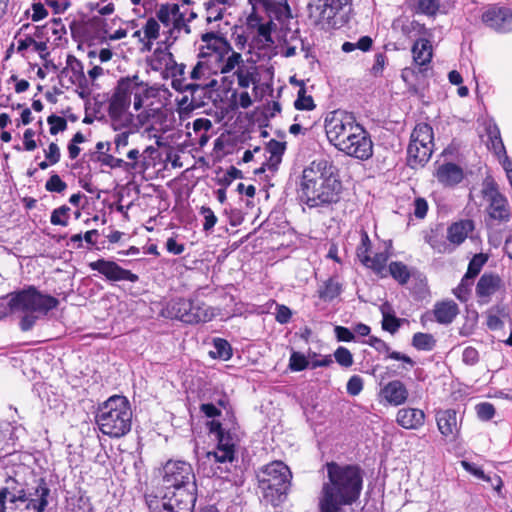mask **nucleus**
Segmentation results:
<instances>
[{"instance_id": "f257e3e1", "label": "nucleus", "mask_w": 512, "mask_h": 512, "mask_svg": "<svg viewBox=\"0 0 512 512\" xmlns=\"http://www.w3.org/2000/svg\"><path fill=\"white\" fill-rule=\"evenodd\" d=\"M327 481L318 497L319 512H345L344 507L355 503L360 496L363 477L358 467L326 464Z\"/></svg>"}, {"instance_id": "f03ea898", "label": "nucleus", "mask_w": 512, "mask_h": 512, "mask_svg": "<svg viewBox=\"0 0 512 512\" xmlns=\"http://www.w3.org/2000/svg\"><path fill=\"white\" fill-rule=\"evenodd\" d=\"M201 41L204 49L208 50L216 74L224 75L225 80L230 79V84L236 79L239 87L244 89L258 82L257 67L253 64L247 65L242 54L220 33H203Z\"/></svg>"}, {"instance_id": "7ed1b4c3", "label": "nucleus", "mask_w": 512, "mask_h": 512, "mask_svg": "<svg viewBox=\"0 0 512 512\" xmlns=\"http://www.w3.org/2000/svg\"><path fill=\"white\" fill-rule=\"evenodd\" d=\"M341 189L336 168L326 159L312 161L302 172L301 199L309 207L337 202Z\"/></svg>"}, {"instance_id": "20e7f679", "label": "nucleus", "mask_w": 512, "mask_h": 512, "mask_svg": "<svg viewBox=\"0 0 512 512\" xmlns=\"http://www.w3.org/2000/svg\"><path fill=\"white\" fill-rule=\"evenodd\" d=\"M50 489L43 479L28 488L25 483L6 475L0 488V512H44L48 505Z\"/></svg>"}, {"instance_id": "39448f33", "label": "nucleus", "mask_w": 512, "mask_h": 512, "mask_svg": "<svg viewBox=\"0 0 512 512\" xmlns=\"http://www.w3.org/2000/svg\"><path fill=\"white\" fill-rule=\"evenodd\" d=\"M9 305L12 312L22 314L20 328L29 331L36 321L56 308L58 300L44 294L34 286H28L9 295Z\"/></svg>"}, {"instance_id": "423d86ee", "label": "nucleus", "mask_w": 512, "mask_h": 512, "mask_svg": "<svg viewBox=\"0 0 512 512\" xmlns=\"http://www.w3.org/2000/svg\"><path fill=\"white\" fill-rule=\"evenodd\" d=\"M96 423L99 430L111 438L125 436L132 426V410L128 399L120 395L109 397L99 406Z\"/></svg>"}, {"instance_id": "0eeeda50", "label": "nucleus", "mask_w": 512, "mask_h": 512, "mask_svg": "<svg viewBox=\"0 0 512 512\" xmlns=\"http://www.w3.org/2000/svg\"><path fill=\"white\" fill-rule=\"evenodd\" d=\"M270 21L260 24L257 28V35L252 40V47L258 49L271 48L274 41L271 37V32L279 25L282 31V38L284 42L293 40L298 33V23L294 20L290 7L287 3H265Z\"/></svg>"}, {"instance_id": "6e6552de", "label": "nucleus", "mask_w": 512, "mask_h": 512, "mask_svg": "<svg viewBox=\"0 0 512 512\" xmlns=\"http://www.w3.org/2000/svg\"><path fill=\"white\" fill-rule=\"evenodd\" d=\"M257 477L259 488L268 502L277 506L284 501L292 478L286 464L282 461H273L264 466Z\"/></svg>"}, {"instance_id": "1a4fd4ad", "label": "nucleus", "mask_w": 512, "mask_h": 512, "mask_svg": "<svg viewBox=\"0 0 512 512\" xmlns=\"http://www.w3.org/2000/svg\"><path fill=\"white\" fill-rule=\"evenodd\" d=\"M163 314L187 324H197L212 320L215 310L199 300L178 298L166 305Z\"/></svg>"}, {"instance_id": "9d476101", "label": "nucleus", "mask_w": 512, "mask_h": 512, "mask_svg": "<svg viewBox=\"0 0 512 512\" xmlns=\"http://www.w3.org/2000/svg\"><path fill=\"white\" fill-rule=\"evenodd\" d=\"M155 15L163 26L164 44L172 46L182 35L191 32L186 13L176 3L161 4Z\"/></svg>"}, {"instance_id": "9b49d317", "label": "nucleus", "mask_w": 512, "mask_h": 512, "mask_svg": "<svg viewBox=\"0 0 512 512\" xmlns=\"http://www.w3.org/2000/svg\"><path fill=\"white\" fill-rule=\"evenodd\" d=\"M195 501V490L189 488L166 490L162 497L150 495L146 498L151 512H193Z\"/></svg>"}, {"instance_id": "f8f14e48", "label": "nucleus", "mask_w": 512, "mask_h": 512, "mask_svg": "<svg viewBox=\"0 0 512 512\" xmlns=\"http://www.w3.org/2000/svg\"><path fill=\"white\" fill-rule=\"evenodd\" d=\"M433 130L426 123H419L411 133L407 148V163L413 168L423 167L433 153Z\"/></svg>"}, {"instance_id": "ddd939ff", "label": "nucleus", "mask_w": 512, "mask_h": 512, "mask_svg": "<svg viewBox=\"0 0 512 512\" xmlns=\"http://www.w3.org/2000/svg\"><path fill=\"white\" fill-rule=\"evenodd\" d=\"M361 128L362 126L356 122L354 116L345 111H332L325 119L327 138L338 150Z\"/></svg>"}, {"instance_id": "4468645a", "label": "nucleus", "mask_w": 512, "mask_h": 512, "mask_svg": "<svg viewBox=\"0 0 512 512\" xmlns=\"http://www.w3.org/2000/svg\"><path fill=\"white\" fill-rule=\"evenodd\" d=\"M210 432L217 439L216 449L209 451L206 457L210 463L226 464L232 463L235 459V449L238 443V437L234 432L222 428L221 423L211 421Z\"/></svg>"}, {"instance_id": "2eb2a0df", "label": "nucleus", "mask_w": 512, "mask_h": 512, "mask_svg": "<svg viewBox=\"0 0 512 512\" xmlns=\"http://www.w3.org/2000/svg\"><path fill=\"white\" fill-rule=\"evenodd\" d=\"M163 487L165 490H179V488L196 490L195 475L191 465L184 461H168L163 467Z\"/></svg>"}, {"instance_id": "dca6fc26", "label": "nucleus", "mask_w": 512, "mask_h": 512, "mask_svg": "<svg viewBox=\"0 0 512 512\" xmlns=\"http://www.w3.org/2000/svg\"><path fill=\"white\" fill-rule=\"evenodd\" d=\"M349 0H310L308 4L309 18L323 28L336 25L335 17Z\"/></svg>"}, {"instance_id": "f3484780", "label": "nucleus", "mask_w": 512, "mask_h": 512, "mask_svg": "<svg viewBox=\"0 0 512 512\" xmlns=\"http://www.w3.org/2000/svg\"><path fill=\"white\" fill-rule=\"evenodd\" d=\"M437 429L447 442H456L460 437L461 419L454 409H439L435 412Z\"/></svg>"}, {"instance_id": "a211bd4d", "label": "nucleus", "mask_w": 512, "mask_h": 512, "mask_svg": "<svg viewBox=\"0 0 512 512\" xmlns=\"http://www.w3.org/2000/svg\"><path fill=\"white\" fill-rule=\"evenodd\" d=\"M485 196L489 197V206L487 208L490 219L498 224H504L510 221L511 210L506 197L500 194L494 187L493 183L486 185L484 190Z\"/></svg>"}, {"instance_id": "6ab92c4d", "label": "nucleus", "mask_w": 512, "mask_h": 512, "mask_svg": "<svg viewBox=\"0 0 512 512\" xmlns=\"http://www.w3.org/2000/svg\"><path fill=\"white\" fill-rule=\"evenodd\" d=\"M339 151L359 160H367L373 155V143L368 132L362 127Z\"/></svg>"}, {"instance_id": "aec40b11", "label": "nucleus", "mask_w": 512, "mask_h": 512, "mask_svg": "<svg viewBox=\"0 0 512 512\" xmlns=\"http://www.w3.org/2000/svg\"><path fill=\"white\" fill-rule=\"evenodd\" d=\"M89 267L91 270L99 272L108 281H138V276L136 274L132 273L130 270L122 268L116 262L111 260L98 259L97 261L90 262Z\"/></svg>"}, {"instance_id": "412c9836", "label": "nucleus", "mask_w": 512, "mask_h": 512, "mask_svg": "<svg viewBox=\"0 0 512 512\" xmlns=\"http://www.w3.org/2000/svg\"><path fill=\"white\" fill-rule=\"evenodd\" d=\"M483 23L498 33L512 31V9L501 6H491L482 14Z\"/></svg>"}, {"instance_id": "4be33fe9", "label": "nucleus", "mask_w": 512, "mask_h": 512, "mask_svg": "<svg viewBox=\"0 0 512 512\" xmlns=\"http://www.w3.org/2000/svg\"><path fill=\"white\" fill-rule=\"evenodd\" d=\"M128 81L135 111H139L143 107L144 99L155 97L159 91L162 90L165 93H169V90L164 85L149 86L148 83L142 81L137 75L128 77Z\"/></svg>"}, {"instance_id": "5701e85b", "label": "nucleus", "mask_w": 512, "mask_h": 512, "mask_svg": "<svg viewBox=\"0 0 512 512\" xmlns=\"http://www.w3.org/2000/svg\"><path fill=\"white\" fill-rule=\"evenodd\" d=\"M186 65L184 63H177L175 60L167 72L162 77L163 79H171V86L178 92H195L205 85L189 82V76H186Z\"/></svg>"}, {"instance_id": "b1692460", "label": "nucleus", "mask_w": 512, "mask_h": 512, "mask_svg": "<svg viewBox=\"0 0 512 512\" xmlns=\"http://www.w3.org/2000/svg\"><path fill=\"white\" fill-rule=\"evenodd\" d=\"M434 177L444 187H454L464 179L463 169L451 162L441 164L434 172Z\"/></svg>"}, {"instance_id": "393cba45", "label": "nucleus", "mask_w": 512, "mask_h": 512, "mask_svg": "<svg viewBox=\"0 0 512 512\" xmlns=\"http://www.w3.org/2000/svg\"><path fill=\"white\" fill-rule=\"evenodd\" d=\"M212 75L217 74L210 62V55L208 50L204 49L203 46L201 52L199 53V60L189 74V79L194 81L193 83H197V81H199L201 82L200 84H203L205 85L204 87H206L208 86L206 81H208Z\"/></svg>"}, {"instance_id": "a878e982", "label": "nucleus", "mask_w": 512, "mask_h": 512, "mask_svg": "<svg viewBox=\"0 0 512 512\" xmlns=\"http://www.w3.org/2000/svg\"><path fill=\"white\" fill-rule=\"evenodd\" d=\"M408 390L400 380H393L384 385L379 396L392 406H399L406 402Z\"/></svg>"}, {"instance_id": "bb28decb", "label": "nucleus", "mask_w": 512, "mask_h": 512, "mask_svg": "<svg viewBox=\"0 0 512 512\" xmlns=\"http://www.w3.org/2000/svg\"><path fill=\"white\" fill-rule=\"evenodd\" d=\"M425 418L426 415L423 410L405 407L398 410L396 422L404 429L418 430L424 425Z\"/></svg>"}, {"instance_id": "cd10ccee", "label": "nucleus", "mask_w": 512, "mask_h": 512, "mask_svg": "<svg viewBox=\"0 0 512 512\" xmlns=\"http://www.w3.org/2000/svg\"><path fill=\"white\" fill-rule=\"evenodd\" d=\"M504 287V283L499 275L494 273H484L477 282L476 294L479 298L489 301L491 296Z\"/></svg>"}, {"instance_id": "c85d7f7f", "label": "nucleus", "mask_w": 512, "mask_h": 512, "mask_svg": "<svg viewBox=\"0 0 512 512\" xmlns=\"http://www.w3.org/2000/svg\"><path fill=\"white\" fill-rule=\"evenodd\" d=\"M170 47L167 44L165 47H157L147 60L149 67L159 72L162 77L175 61L174 55L169 51Z\"/></svg>"}, {"instance_id": "c756f323", "label": "nucleus", "mask_w": 512, "mask_h": 512, "mask_svg": "<svg viewBox=\"0 0 512 512\" xmlns=\"http://www.w3.org/2000/svg\"><path fill=\"white\" fill-rule=\"evenodd\" d=\"M131 94L129 91L128 77L123 78L118 82L114 94L109 103V108L129 110L131 106Z\"/></svg>"}, {"instance_id": "7c9ffc66", "label": "nucleus", "mask_w": 512, "mask_h": 512, "mask_svg": "<svg viewBox=\"0 0 512 512\" xmlns=\"http://www.w3.org/2000/svg\"><path fill=\"white\" fill-rule=\"evenodd\" d=\"M434 317L440 324H450L456 318L459 313L458 305L452 301H442L434 305L433 309Z\"/></svg>"}, {"instance_id": "2f4dec72", "label": "nucleus", "mask_w": 512, "mask_h": 512, "mask_svg": "<svg viewBox=\"0 0 512 512\" xmlns=\"http://www.w3.org/2000/svg\"><path fill=\"white\" fill-rule=\"evenodd\" d=\"M160 29L161 23L156 16L146 20L143 25V38H140L143 51H151L154 41L160 37Z\"/></svg>"}, {"instance_id": "473e14b6", "label": "nucleus", "mask_w": 512, "mask_h": 512, "mask_svg": "<svg viewBox=\"0 0 512 512\" xmlns=\"http://www.w3.org/2000/svg\"><path fill=\"white\" fill-rule=\"evenodd\" d=\"M474 225L471 220H462L453 223L447 230V239L455 246L460 245L473 230Z\"/></svg>"}, {"instance_id": "72a5a7b5", "label": "nucleus", "mask_w": 512, "mask_h": 512, "mask_svg": "<svg viewBox=\"0 0 512 512\" xmlns=\"http://www.w3.org/2000/svg\"><path fill=\"white\" fill-rule=\"evenodd\" d=\"M109 116L114 131H120L122 129L133 130L134 115L129 110L109 108Z\"/></svg>"}, {"instance_id": "f704fd0d", "label": "nucleus", "mask_w": 512, "mask_h": 512, "mask_svg": "<svg viewBox=\"0 0 512 512\" xmlns=\"http://www.w3.org/2000/svg\"><path fill=\"white\" fill-rule=\"evenodd\" d=\"M392 248V242L386 243L385 251L376 253L373 257H370L365 267L373 270L375 274L380 277L387 275L386 263L391 256L390 249Z\"/></svg>"}, {"instance_id": "c9c22d12", "label": "nucleus", "mask_w": 512, "mask_h": 512, "mask_svg": "<svg viewBox=\"0 0 512 512\" xmlns=\"http://www.w3.org/2000/svg\"><path fill=\"white\" fill-rule=\"evenodd\" d=\"M413 60L419 66H425L432 59V45L429 40L420 38L412 46Z\"/></svg>"}, {"instance_id": "e433bc0d", "label": "nucleus", "mask_w": 512, "mask_h": 512, "mask_svg": "<svg viewBox=\"0 0 512 512\" xmlns=\"http://www.w3.org/2000/svg\"><path fill=\"white\" fill-rule=\"evenodd\" d=\"M369 345L375 348L378 352L387 353V357L393 360L402 361L410 367L414 365V361L407 355L396 351H390V347L381 339L370 337Z\"/></svg>"}, {"instance_id": "4c0bfd02", "label": "nucleus", "mask_w": 512, "mask_h": 512, "mask_svg": "<svg viewBox=\"0 0 512 512\" xmlns=\"http://www.w3.org/2000/svg\"><path fill=\"white\" fill-rule=\"evenodd\" d=\"M96 160L102 165L114 168H123L126 171L132 170L136 167L135 163L125 162L123 159L116 158L113 155L107 153H100L96 156Z\"/></svg>"}, {"instance_id": "58836bf2", "label": "nucleus", "mask_w": 512, "mask_h": 512, "mask_svg": "<svg viewBox=\"0 0 512 512\" xmlns=\"http://www.w3.org/2000/svg\"><path fill=\"white\" fill-rule=\"evenodd\" d=\"M68 72L72 73L71 83L81 80L84 77L83 65L76 57L69 55L67 57V66L62 70L61 74L64 75Z\"/></svg>"}, {"instance_id": "ea45409f", "label": "nucleus", "mask_w": 512, "mask_h": 512, "mask_svg": "<svg viewBox=\"0 0 512 512\" xmlns=\"http://www.w3.org/2000/svg\"><path fill=\"white\" fill-rule=\"evenodd\" d=\"M388 272L400 284L407 283L410 278L408 267L399 261L391 262L388 267Z\"/></svg>"}, {"instance_id": "a19ab883", "label": "nucleus", "mask_w": 512, "mask_h": 512, "mask_svg": "<svg viewBox=\"0 0 512 512\" xmlns=\"http://www.w3.org/2000/svg\"><path fill=\"white\" fill-rule=\"evenodd\" d=\"M210 355L213 358L228 360L232 356L231 346L226 340L222 338H216L214 339L213 350L210 351Z\"/></svg>"}, {"instance_id": "79ce46f5", "label": "nucleus", "mask_w": 512, "mask_h": 512, "mask_svg": "<svg viewBox=\"0 0 512 512\" xmlns=\"http://www.w3.org/2000/svg\"><path fill=\"white\" fill-rule=\"evenodd\" d=\"M436 340L428 333H415L412 338V345L417 350L430 351L435 347Z\"/></svg>"}, {"instance_id": "37998d69", "label": "nucleus", "mask_w": 512, "mask_h": 512, "mask_svg": "<svg viewBox=\"0 0 512 512\" xmlns=\"http://www.w3.org/2000/svg\"><path fill=\"white\" fill-rule=\"evenodd\" d=\"M489 146L493 149L494 153L500 156L505 154V147L502 142L500 131L497 126L489 127L488 129Z\"/></svg>"}, {"instance_id": "c03bdc74", "label": "nucleus", "mask_w": 512, "mask_h": 512, "mask_svg": "<svg viewBox=\"0 0 512 512\" xmlns=\"http://www.w3.org/2000/svg\"><path fill=\"white\" fill-rule=\"evenodd\" d=\"M267 150L270 153V166L276 167L281 162V157L284 153L285 145L281 142L272 140L269 142Z\"/></svg>"}, {"instance_id": "a18cd8bd", "label": "nucleus", "mask_w": 512, "mask_h": 512, "mask_svg": "<svg viewBox=\"0 0 512 512\" xmlns=\"http://www.w3.org/2000/svg\"><path fill=\"white\" fill-rule=\"evenodd\" d=\"M297 110H313L315 108L312 96L306 94V88L302 85L298 91L297 99L294 102Z\"/></svg>"}, {"instance_id": "49530a36", "label": "nucleus", "mask_w": 512, "mask_h": 512, "mask_svg": "<svg viewBox=\"0 0 512 512\" xmlns=\"http://www.w3.org/2000/svg\"><path fill=\"white\" fill-rule=\"evenodd\" d=\"M370 246H371V242H370L368 234L366 232H362L361 243L357 247L356 255H357V258L359 259V261L364 266L366 265V263L369 261V259L371 257L369 254Z\"/></svg>"}, {"instance_id": "de8ad7c7", "label": "nucleus", "mask_w": 512, "mask_h": 512, "mask_svg": "<svg viewBox=\"0 0 512 512\" xmlns=\"http://www.w3.org/2000/svg\"><path fill=\"white\" fill-rule=\"evenodd\" d=\"M204 6L206 8L207 22L217 21L222 18L225 6L207 0H205Z\"/></svg>"}, {"instance_id": "09e8293b", "label": "nucleus", "mask_w": 512, "mask_h": 512, "mask_svg": "<svg viewBox=\"0 0 512 512\" xmlns=\"http://www.w3.org/2000/svg\"><path fill=\"white\" fill-rule=\"evenodd\" d=\"M335 361L344 368H349L353 365L352 353L343 346H339L334 352Z\"/></svg>"}, {"instance_id": "8fccbe9b", "label": "nucleus", "mask_w": 512, "mask_h": 512, "mask_svg": "<svg viewBox=\"0 0 512 512\" xmlns=\"http://www.w3.org/2000/svg\"><path fill=\"white\" fill-rule=\"evenodd\" d=\"M340 292L341 285L337 281L329 279L325 282L324 288L320 292V296L325 300H332L337 297Z\"/></svg>"}, {"instance_id": "3c124183", "label": "nucleus", "mask_w": 512, "mask_h": 512, "mask_svg": "<svg viewBox=\"0 0 512 512\" xmlns=\"http://www.w3.org/2000/svg\"><path fill=\"white\" fill-rule=\"evenodd\" d=\"M440 8V0H419L417 4V12L434 16Z\"/></svg>"}, {"instance_id": "603ef678", "label": "nucleus", "mask_w": 512, "mask_h": 512, "mask_svg": "<svg viewBox=\"0 0 512 512\" xmlns=\"http://www.w3.org/2000/svg\"><path fill=\"white\" fill-rule=\"evenodd\" d=\"M309 366V360L300 352L293 351L289 359V368L292 371H302Z\"/></svg>"}, {"instance_id": "864d4df0", "label": "nucleus", "mask_w": 512, "mask_h": 512, "mask_svg": "<svg viewBox=\"0 0 512 512\" xmlns=\"http://www.w3.org/2000/svg\"><path fill=\"white\" fill-rule=\"evenodd\" d=\"M485 262L486 258L483 256V254L475 255L468 265V270L465 276L473 280L479 274Z\"/></svg>"}, {"instance_id": "5fc2aeb1", "label": "nucleus", "mask_w": 512, "mask_h": 512, "mask_svg": "<svg viewBox=\"0 0 512 512\" xmlns=\"http://www.w3.org/2000/svg\"><path fill=\"white\" fill-rule=\"evenodd\" d=\"M70 208L68 206H61L55 209L52 214L50 221L53 225L67 226L69 218Z\"/></svg>"}, {"instance_id": "6e6d98bb", "label": "nucleus", "mask_w": 512, "mask_h": 512, "mask_svg": "<svg viewBox=\"0 0 512 512\" xmlns=\"http://www.w3.org/2000/svg\"><path fill=\"white\" fill-rule=\"evenodd\" d=\"M472 283L473 280L467 278V276L464 275V277L461 280V283L453 290V293L456 296V298L462 302L466 301Z\"/></svg>"}, {"instance_id": "4d7b16f0", "label": "nucleus", "mask_w": 512, "mask_h": 512, "mask_svg": "<svg viewBox=\"0 0 512 512\" xmlns=\"http://www.w3.org/2000/svg\"><path fill=\"white\" fill-rule=\"evenodd\" d=\"M66 188L67 184L57 174L51 175L45 184V189L48 192L62 193Z\"/></svg>"}, {"instance_id": "13d9d810", "label": "nucleus", "mask_w": 512, "mask_h": 512, "mask_svg": "<svg viewBox=\"0 0 512 512\" xmlns=\"http://www.w3.org/2000/svg\"><path fill=\"white\" fill-rule=\"evenodd\" d=\"M200 214L204 217L203 230L206 232L211 231L217 223V216L211 208L206 206L200 208Z\"/></svg>"}, {"instance_id": "bf43d9fd", "label": "nucleus", "mask_w": 512, "mask_h": 512, "mask_svg": "<svg viewBox=\"0 0 512 512\" xmlns=\"http://www.w3.org/2000/svg\"><path fill=\"white\" fill-rule=\"evenodd\" d=\"M476 412L479 419L488 421L495 415V408L491 403L483 402L476 405Z\"/></svg>"}, {"instance_id": "052dcab7", "label": "nucleus", "mask_w": 512, "mask_h": 512, "mask_svg": "<svg viewBox=\"0 0 512 512\" xmlns=\"http://www.w3.org/2000/svg\"><path fill=\"white\" fill-rule=\"evenodd\" d=\"M47 121L50 124V133L52 135H55L60 131H64L67 127L66 120L56 115L49 116Z\"/></svg>"}, {"instance_id": "680f3d73", "label": "nucleus", "mask_w": 512, "mask_h": 512, "mask_svg": "<svg viewBox=\"0 0 512 512\" xmlns=\"http://www.w3.org/2000/svg\"><path fill=\"white\" fill-rule=\"evenodd\" d=\"M347 392L352 395L356 396L360 394V392L363 390V380L360 376L354 375L350 377V379L347 382Z\"/></svg>"}, {"instance_id": "e2e57ef3", "label": "nucleus", "mask_w": 512, "mask_h": 512, "mask_svg": "<svg viewBox=\"0 0 512 512\" xmlns=\"http://www.w3.org/2000/svg\"><path fill=\"white\" fill-rule=\"evenodd\" d=\"M461 465L467 472L473 474L475 477L482 479L484 481L491 480V477L486 475L484 471L480 467L476 466L474 463L462 461Z\"/></svg>"}, {"instance_id": "0e129e2a", "label": "nucleus", "mask_w": 512, "mask_h": 512, "mask_svg": "<svg viewBox=\"0 0 512 512\" xmlns=\"http://www.w3.org/2000/svg\"><path fill=\"white\" fill-rule=\"evenodd\" d=\"M462 360L466 365L473 366L479 361V353L474 347H466L462 353Z\"/></svg>"}, {"instance_id": "69168bd1", "label": "nucleus", "mask_w": 512, "mask_h": 512, "mask_svg": "<svg viewBox=\"0 0 512 512\" xmlns=\"http://www.w3.org/2000/svg\"><path fill=\"white\" fill-rule=\"evenodd\" d=\"M382 327L384 330L389 331L390 333H395L400 327V320L395 316L384 314Z\"/></svg>"}, {"instance_id": "338daca9", "label": "nucleus", "mask_w": 512, "mask_h": 512, "mask_svg": "<svg viewBox=\"0 0 512 512\" xmlns=\"http://www.w3.org/2000/svg\"><path fill=\"white\" fill-rule=\"evenodd\" d=\"M46 159L51 165H54L60 161L61 153L56 143H51L48 149L44 151Z\"/></svg>"}, {"instance_id": "774afa93", "label": "nucleus", "mask_w": 512, "mask_h": 512, "mask_svg": "<svg viewBox=\"0 0 512 512\" xmlns=\"http://www.w3.org/2000/svg\"><path fill=\"white\" fill-rule=\"evenodd\" d=\"M35 131L28 128L24 131L23 134V144L24 150L26 151H34L37 148V143L34 140Z\"/></svg>"}]
</instances>
